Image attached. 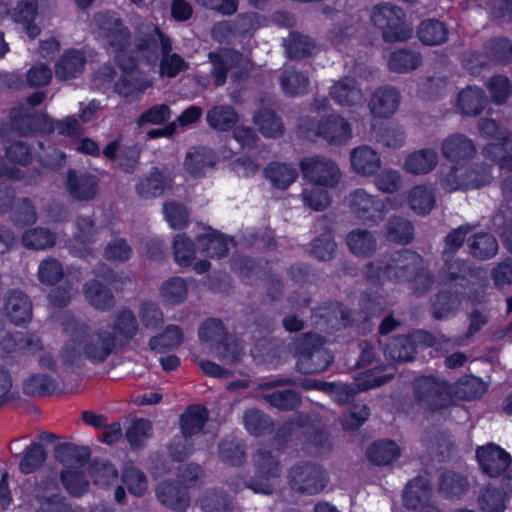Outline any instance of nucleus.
Segmentation results:
<instances>
[{"mask_svg":"<svg viewBox=\"0 0 512 512\" xmlns=\"http://www.w3.org/2000/svg\"><path fill=\"white\" fill-rule=\"evenodd\" d=\"M61 324L68 336L60 354L64 365H76L82 357L93 364H100L117 350V336L105 328L90 332L84 321L67 313L62 316Z\"/></svg>","mask_w":512,"mask_h":512,"instance_id":"1","label":"nucleus"},{"mask_svg":"<svg viewBox=\"0 0 512 512\" xmlns=\"http://www.w3.org/2000/svg\"><path fill=\"white\" fill-rule=\"evenodd\" d=\"M135 53L148 66L158 67L161 78H175L189 69V63L172 51V41L153 23L136 27Z\"/></svg>","mask_w":512,"mask_h":512,"instance_id":"2","label":"nucleus"},{"mask_svg":"<svg viewBox=\"0 0 512 512\" xmlns=\"http://www.w3.org/2000/svg\"><path fill=\"white\" fill-rule=\"evenodd\" d=\"M96 21L99 33L106 40L119 68L123 71L136 68L137 59L133 55V51H128L131 46V33L128 27L115 14H99Z\"/></svg>","mask_w":512,"mask_h":512,"instance_id":"3","label":"nucleus"},{"mask_svg":"<svg viewBox=\"0 0 512 512\" xmlns=\"http://www.w3.org/2000/svg\"><path fill=\"white\" fill-rule=\"evenodd\" d=\"M326 339L318 333L307 332L297 337L293 343L298 356L296 369L302 374H317L325 371L334 360L325 347Z\"/></svg>","mask_w":512,"mask_h":512,"instance_id":"4","label":"nucleus"},{"mask_svg":"<svg viewBox=\"0 0 512 512\" xmlns=\"http://www.w3.org/2000/svg\"><path fill=\"white\" fill-rule=\"evenodd\" d=\"M371 21L386 43L405 42L412 37L413 29L405 20L404 11L393 4L381 3L373 7Z\"/></svg>","mask_w":512,"mask_h":512,"instance_id":"5","label":"nucleus"},{"mask_svg":"<svg viewBox=\"0 0 512 512\" xmlns=\"http://www.w3.org/2000/svg\"><path fill=\"white\" fill-rule=\"evenodd\" d=\"M447 341L444 335L436 336L424 330H417L410 335L392 337L384 348V354L395 362H411L415 359L419 346L432 347Z\"/></svg>","mask_w":512,"mask_h":512,"instance_id":"6","label":"nucleus"},{"mask_svg":"<svg viewBox=\"0 0 512 512\" xmlns=\"http://www.w3.org/2000/svg\"><path fill=\"white\" fill-rule=\"evenodd\" d=\"M416 405L425 412L443 410L453 402L452 392L447 382L433 376H423L414 381Z\"/></svg>","mask_w":512,"mask_h":512,"instance_id":"7","label":"nucleus"},{"mask_svg":"<svg viewBox=\"0 0 512 512\" xmlns=\"http://www.w3.org/2000/svg\"><path fill=\"white\" fill-rule=\"evenodd\" d=\"M298 128L307 139L319 136L332 144H342L352 136L350 124L338 115H330L318 122L309 117H301Z\"/></svg>","mask_w":512,"mask_h":512,"instance_id":"8","label":"nucleus"},{"mask_svg":"<svg viewBox=\"0 0 512 512\" xmlns=\"http://www.w3.org/2000/svg\"><path fill=\"white\" fill-rule=\"evenodd\" d=\"M255 476L244 482V485L254 491L264 495H271L274 492L272 480L281 476V463L277 455L266 448H259L252 457Z\"/></svg>","mask_w":512,"mask_h":512,"instance_id":"9","label":"nucleus"},{"mask_svg":"<svg viewBox=\"0 0 512 512\" xmlns=\"http://www.w3.org/2000/svg\"><path fill=\"white\" fill-rule=\"evenodd\" d=\"M290 488L300 494L315 495L327 485L326 471L312 461H299L287 474Z\"/></svg>","mask_w":512,"mask_h":512,"instance_id":"10","label":"nucleus"},{"mask_svg":"<svg viewBox=\"0 0 512 512\" xmlns=\"http://www.w3.org/2000/svg\"><path fill=\"white\" fill-rule=\"evenodd\" d=\"M296 385V381L290 377H280L271 381L260 382L256 390L261 391L260 398L270 406L281 411H292L301 404V395L294 389L271 391L282 386Z\"/></svg>","mask_w":512,"mask_h":512,"instance_id":"11","label":"nucleus"},{"mask_svg":"<svg viewBox=\"0 0 512 512\" xmlns=\"http://www.w3.org/2000/svg\"><path fill=\"white\" fill-rule=\"evenodd\" d=\"M300 168L306 179L320 186L333 188L341 180V172L338 165L325 157L304 158L300 162Z\"/></svg>","mask_w":512,"mask_h":512,"instance_id":"12","label":"nucleus"},{"mask_svg":"<svg viewBox=\"0 0 512 512\" xmlns=\"http://www.w3.org/2000/svg\"><path fill=\"white\" fill-rule=\"evenodd\" d=\"M423 258L415 251L403 249L386 255V279L396 284L407 283L419 269Z\"/></svg>","mask_w":512,"mask_h":512,"instance_id":"13","label":"nucleus"},{"mask_svg":"<svg viewBox=\"0 0 512 512\" xmlns=\"http://www.w3.org/2000/svg\"><path fill=\"white\" fill-rule=\"evenodd\" d=\"M348 203L353 214L365 222L377 224L384 218L385 203L375 195L359 188L348 196Z\"/></svg>","mask_w":512,"mask_h":512,"instance_id":"14","label":"nucleus"},{"mask_svg":"<svg viewBox=\"0 0 512 512\" xmlns=\"http://www.w3.org/2000/svg\"><path fill=\"white\" fill-rule=\"evenodd\" d=\"M208 59L209 73L214 79L215 86L224 85L228 71L235 66L243 65L246 73L252 69L251 62L235 50L221 49L209 52Z\"/></svg>","mask_w":512,"mask_h":512,"instance_id":"15","label":"nucleus"},{"mask_svg":"<svg viewBox=\"0 0 512 512\" xmlns=\"http://www.w3.org/2000/svg\"><path fill=\"white\" fill-rule=\"evenodd\" d=\"M64 183L69 195L78 201L94 199L99 190L98 178L85 171L68 169Z\"/></svg>","mask_w":512,"mask_h":512,"instance_id":"16","label":"nucleus"},{"mask_svg":"<svg viewBox=\"0 0 512 512\" xmlns=\"http://www.w3.org/2000/svg\"><path fill=\"white\" fill-rule=\"evenodd\" d=\"M155 494L163 506L175 512H185L191 504L187 487H183L174 480L160 482L155 489Z\"/></svg>","mask_w":512,"mask_h":512,"instance_id":"17","label":"nucleus"},{"mask_svg":"<svg viewBox=\"0 0 512 512\" xmlns=\"http://www.w3.org/2000/svg\"><path fill=\"white\" fill-rule=\"evenodd\" d=\"M401 95L392 86L385 85L377 88L370 97L368 107L370 113L377 118L391 117L400 104Z\"/></svg>","mask_w":512,"mask_h":512,"instance_id":"18","label":"nucleus"},{"mask_svg":"<svg viewBox=\"0 0 512 512\" xmlns=\"http://www.w3.org/2000/svg\"><path fill=\"white\" fill-rule=\"evenodd\" d=\"M479 464L490 477L501 475L510 465V455L495 444H488L476 451Z\"/></svg>","mask_w":512,"mask_h":512,"instance_id":"19","label":"nucleus"},{"mask_svg":"<svg viewBox=\"0 0 512 512\" xmlns=\"http://www.w3.org/2000/svg\"><path fill=\"white\" fill-rule=\"evenodd\" d=\"M350 162L353 171L364 177L374 176L382 165L380 154L368 145L352 149Z\"/></svg>","mask_w":512,"mask_h":512,"instance_id":"20","label":"nucleus"},{"mask_svg":"<svg viewBox=\"0 0 512 512\" xmlns=\"http://www.w3.org/2000/svg\"><path fill=\"white\" fill-rule=\"evenodd\" d=\"M313 318L318 326L327 330H340L350 323L351 313L345 306L336 302L317 309Z\"/></svg>","mask_w":512,"mask_h":512,"instance_id":"21","label":"nucleus"},{"mask_svg":"<svg viewBox=\"0 0 512 512\" xmlns=\"http://www.w3.org/2000/svg\"><path fill=\"white\" fill-rule=\"evenodd\" d=\"M431 481L425 476H418L411 481L405 487L403 493V503L407 509L415 510L417 508L426 507L429 504V498L431 495Z\"/></svg>","mask_w":512,"mask_h":512,"instance_id":"22","label":"nucleus"},{"mask_svg":"<svg viewBox=\"0 0 512 512\" xmlns=\"http://www.w3.org/2000/svg\"><path fill=\"white\" fill-rule=\"evenodd\" d=\"M4 309L15 325L25 324L32 318V302L28 295L20 290L9 292Z\"/></svg>","mask_w":512,"mask_h":512,"instance_id":"23","label":"nucleus"},{"mask_svg":"<svg viewBox=\"0 0 512 512\" xmlns=\"http://www.w3.org/2000/svg\"><path fill=\"white\" fill-rule=\"evenodd\" d=\"M330 96L343 107H355L363 102V92L357 81L343 77L330 88Z\"/></svg>","mask_w":512,"mask_h":512,"instance_id":"24","label":"nucleus"},{"mask_svg":"<svg viewBox=\"0 0 512 512\" xmlns=\"http://www.w3.org/2000/svg\"><path fill=\"white\" fill-rule=\"evenodd\" d=\"M441 150L443 156L450 161L469 160L476 153L472 140L461 133H454L445 138Z\"/></svg>","mask_w":512,"mask_h":512,"instance_id":"25","label":"nucleus"},{"mask_svg":"<svg viewBox=\"0 0 512 512\" xmlns=\"http://www.w3.org/2000/svg\"><path fill=\"white\" fill-rule=\"evenodd\" d=\"M126 70V74L119 78L114 85V91L126 99H138L148 88L152 86V81L142 75L140 72Z\"/></svg>","mask_w":512,"mask_h":512,"instance_id":"26","label":"nucleus"},{"mask_svg":"<svg viewBox=\"0 0 512 512\" xmlns=\"http://www.w3.org/2000/svg\"><path fill=\"white\" fill-rule=\"evenodd\" d=\"M82 291L87 302L98 311H110L115 306L112 291L96 279L87 281Z\"/></svg>","mask_w":512,"mask_h":512,"instance_id":"27","label":"nucleus"},{"mask_svg":"<svg viewBox=\"0 0 512 512\" xmlns=\"http://www.w3.org/2000/svg\"><path fill=\"white\" fill-rule=\"evenodd\" d=\"M85 63L83 52L76 49L67 50L55 65V76L60 80L76 78L84 70Z\"/></svg>","mask_w":512,"mask_h":512,"instance_id":"28","label":"nucleus"},{"mask_svg":"<svg viewBox=\"0 0 512 512\" xmlns=\"http://www.w3.org/2000/svg\"><path fill=\"white\" fill-rule=\"evenodd\" d=\"M346 243L350 252L357 257H370L377 249L375 235L371 231L362 228L350 231L346 236Z\"/></svg>","mask_w":512,"mask_h":512,"instance_id":"29","label":"nucleus"},{"mask_svg":"<svg viewBox=\"0 0 512 512\" xmlns=\"http://www.w3.org/2000/svg\"><path fill=\"white\" fill-rule=\"evenodd\" d=\"M169 187L170 180L157 167H154L148 175L140 178L135 190L141 198L149 199L162 195Z\"/></svg>","mask_w":512,"mask_h":512,"instance_id":"30","label":"nucleus"},{"mask_svg":"<svg viewBox=\"0 0 512 512\" xmlns=\"http://www.w3.org/2000/svg\"><path fill=\"white\" fill-rule=\"evenodd\" d=\"M217 156L212 149L205 146L192 147L186 154L185 169L194 176L202 175L207 168L216 164Z\"/></svg>","mask_w":512,"mask_h":512,"instance_id":"31","label":"nucleus"},{"mask_svg":"<svg viewBox=\"0 0 512 512\" xmlns=\"http://www.w3.org/2000/svg\"><path fill=\"white\" fill-rule=\"evenodd\" d=\"M469 487L467 477L455 471L447 470L439 477L438 492L447 499H460Z\"/></svg>","mask_w":512,"mask_h":512,"instance_id":"32","label":"nucleus"},{"mask_svg":"<svg viewBox=\"0 0 512 512\" xmlns=\"http://www.w3.org/2000/svg\"><path fill=\"white\" fill-rule=\"evenodd\" d=\"M422 441L429 454L439 461L445 460L454 447L451 437L436 428L425 431Z\"/></svg>","mask_w":512,"mask_h":512,"instance_id":"33","label":"nucleus"},{"mask_svg":"<svg viewBox=\"0 0 512 512\" xmlns=\"http://www.w3.org/2000/svg\"><path fill=\"white\" fill-rule=\"evenodd\" d=\"M488 99L485 92L478 87H467L458 94L457 106L467 116H477L485 108Z\"/></svg>","mask_w":512,"mask_h":512,"instance_id":"34","label":"nucleus"},{"mask_svg":"<svg viewBox=\"0 0 512 512\" xmlns=\"http://www.w3.org/2000/svg\"><path fill=\"white\" fill-rule=\"evenodd\" d=\"M438 163L437 152L432 149H421L410 154L404 163L407 172L415 175L427 174L432 171Z\"/></svg>","mask_w":512,"mask_h":512,"instance_id":"35","label":"nucleus"},{"mask_svg":"<svg viewBox=\"0 0 512 512\" xmlns=\"http://www.w3.org/2000/svg\"><path fill=\"white\" fill-rule=\"evenodd\" d=\"M484 53L495 64H510L512 62V41L502 36L490 38L484 44Z\"/></svg>","mask_w":512,"mask_h":512,"instance_id":"36","label":"nucleus"},{"mask_svg":"<svg viewBox=\"0 0 512 512\" xmlns=\"http://www.w3.org/2000/svg\"><path fill=\"white\" fill-rule=\"evenodd\" d=\"M112 328L118 343L131 340L137 334L139 325L134 313L123 308L115 314Z\"/></svg>","mask_w":512,"mask_h":512,"instance_id":"37","label":"nucleus"},{"mask_svg":"<svg viewBox=\"0 0 512 512\" xmlns=\"http://www.w3.org/2000/svg\"><path fill=\"white\" fill-rule=\"evenodd\" d=\"M55 457L67 467L79 468L89 458V449L72 443H61L55 448Z\"/></svg>","mask_w":512,"mask_h":512,"instance_id":"38","label":"nucleus"},{"mask_svg":"<svg viewBox=\"0 0 512 512\" xmlns=\"http://www.w3.org/2000/svg\"><path fill=\"white\" fill-rule=\"evenodd\" d=\"M418 38L426 45H441L448 39L446 25L437 19H428L421 22L417 30Z\"/></svg>","mask_w":512,"mask_h":512,"instance_id":"39","label":"nucleus"},{"mask_svg":"<svg viewBox=\"0 0 512 512\" xmlns=\"http://www.w3.org/2000/svg\"><path fill=\"white\" fill-rule=\"evenodd\" d=\"M460 305L458 293L449 290H440L431 298L432 315L437 320L447 318L457 310Z\"/></svg>","mask_w":512,"mask_h":512,"instance_id":"40","label":"nucleus"},{"mask_svg":"<svg viewBox=\"0 0 512 512\" xmlns=\"http://www.w3.org/2000/svg\"><path fill=\"white\" fill-rule=\"evenodd\" d=\"M259 131L270 138H277L283 134L284 128L281 118L271 109L261 108L253 117Z\"/></svg>","mask_w":512,"mask_h":512,"instance_id":"41","label":"nucleus"},{"mask_svg":"<svg viewBox=\"0 0 512 512\" xmlns=\"http://www.w3.org/2000/svg\"><path fill=\"white\" fill-rule=\"evenodd\" d=\"M207 419L206 408L198 405L188 407L180 416L181 433L193 437L201 432Z\"/></svg>","mask_w":512,"mask_h":512,"instance_id":"42","label":"nucleus"},{"mask_svg":"<svg viewBox=\"0 0 512 512\" xmlns=\"http://www.w3.org/2000/svg\"><path fill=\"white\" fill-rule=\"evenodd\" d=\"M198 249L209 257L222 258L228 254V241L219 232L212 230L197 236Z\"/></svg>","mask_w":512,"mask_h":512,"instance_id":"43","label":"nucleus"},{"mask_svg":"<svg viewBox=\"0 0 512 512\" xmlns=\"http://www.w3.org/2000/svg\"><path fill=\"white\" fill-rule=\"evenodd\" d=\"M414 228L410 221L400 216L389 218L386 224L385 237L397 244H408L413 240Z\"/></svg>","mask_w":512,"mask_h":512,"instance_id":"44","label":"nucleus"},{"mask_svg":"<svg viewBox=\"0 0 512 512\" xmlns=\"http://www.w3.org/2000/svg\"><path fill=\"white\" fill-rule=\"evenodd\" d=\"M206 120L211 128L218 131H227L236 124L238 115L233 107L218 105L208 110Z\"/></svg>","mask_w":512,"mask_h":512,"instance_id":"45","label":"nucleus"},{"mask_svg":"<svg viewBox=\"0 0 512 512\" xmlns=\"http://www.w3.org/2000/svg\"><path fill=\"white\" fill-rule=\"evenodd\" d=\"M283 45L286 55L290 59H300L310 56L316 47L310 37L298 32H291L289 36L284 39Z\"/></svg>","mask_w":512,"mask_h":512,"instance_id":"46","label":"nucleus"},{"mask_svg":"<svg viewBox=\"0 0 512 512\" xmlns=\"http://www.w3.org/2000/svg\"><path fill=\"white\" fill-rule=\"evenodd\" d=\"M21 241L27 249L44 250L55 245L56 235L48 228L35 227L24 231Z\"/></svg>","mask_w":512,"mask_h":512,"instance_id":"47","label":"nucleus"},{"mask_svg":"<svg viewBox=\"0 0 512 512\" xmlns=\"http://www.w3.org/2000/svg\"><path fill=\"white\" fill-rule=\"evenodd\" d=\"M420 53L403 48L391 53L388 61V67L396 73H405L415 70L421 64Z\"/></svg>","mask_w":512,"mask_h":512,"instance_id":"48","label":"nucleus"},{"mask_svg":"<svg viewBox=\"0 0 512 512\" xmlns=\"http://www.w3.org/2000/svg\"><path fill=\"white\" fill-rule=\"evenodd\" d=\"M220 459L231 466H241L246 461L244 444L237 438H227L218 445Z\"/></svg>","mask_w":512,"mask_h":512,"instance_id":"49","label":"nucleus"},{"mask_svg":"<svg viewBox=\"0 0 512 512\" xmlns=\"http://www.w3.org/2000/svg\"><path fill=\"white\" fill-rule=\"evenodd\" d=\"M492 225L499 232L504 246L512 253V209L502 204L492 217Z\"/></svg>","mask_w":512,"mask_h":512,"instance_id":"50","label":"nucleus"},{"mask_svg":"<svg viewBox=\"0 0 512 512\" xmlns=\"http://www.w3.org/2000/svg\"><path fill=\"white\" fill-rule=\"evenodd\" d=\"M470 253L479 260H487L498 252V242L489 233H478L469 239Z\"/></svg>","mask_w":512,"mask_h":512,"instance_id":"51","label":"nucleus"},{"mask_svg":"<svg viewBox=\"0 0 512 512\" xmlns=\"http://www.w3.org/2000/svg\"><path fill=\"white\" fill-rule=\"evenodd\" d=\"M444 265L439 272L440 281L450 284L457 280H463L473 274V269L468 261L461 259H443Z\"/></svg>","mask_w":512,"mask_h":512,"instance_id":"52","label":"nucleus"},{"mask_svg":"<svg viewBox=\"0 0 512 512\" xmlns=\"http://www.w3.org/2000/svg\"><path fill=\"white\" fill-rule=\"evenodd\" d=\"M229 335L223 322L216 318L207 319L199 328L200 340L206 342L211 351L227 339Z\"/></svg>","mask_w":512,"mask_h":512,"instance_id":"53","label":"nucleus"},{"mask_svg":"<svg viewBox=\"0 0 512 512\" xmlns=\"http://www.w3.org/2000/svg\"><path fill=\"white\" fill-rule=\"evenodd\" d=\"M408 202L414 212L419 215H427L435 205V195L432 188L418 185L410 191Z\"/></svg>","mask_w":512,"mask_h":512,"instance_id":"54","label":"nucleus"},{"mask_svg":"<svg viewBox=\"0 0 512 512\" xmlns=\"http://www.w3.org/2000/svg\"><path fill=\"white\" fill-rule=\"evenodd\" d=\"M35 512H73L71 504L66 497L59 493L51 495L34 494Z\"/></svg>","mask_w":512,"mask_h":512,"instance_id":"55","label":"nucleus"},{"mask_svg":"<svg viewBox=\"0 0 512 512\" xmlns=\"http://www.w3.org/2000/svg\"><path fill=\"white\" fill-rule=\"evenodd\" d=\"M244 426L254 436H262L272 430V420L263 411L250 408L243 415Z\"/></svg>","mask_w":512,"mask_h":512,"instance_id":"56","label":"nucleus"},{"mask_svg":"<svg viewBox=\"0 0 512 512\" xmlns=\"http://www.w3.org/2000/svg\"><path fill=\"white\" fill-rule=\"evenodd\" d=\"M478 506L485 512H503L506 508V493L496 487H486L481 490Z\"/></svg>","mask_w":512,"mask_h":512,"instance_id":"57","label":"nucleus"},{"mask_svg":"<svg viewBox=\"0 0 512 512\" xmlns=\"http://www.w3.org/2000/svg\"><path fill=\"white\" fill-rule=\"evenodd\" d=\"M400 451L393 441L375 442L367 452L369 460L376 465H387L399 457Z\"/></svg>","mask_w":512,"mask_h":512,"instance_id":"58","label":"nucleus"},{"mask_svg":"<svg viewBox=\"0 0 512 512\" xmlns=\"http://www.w3.org/2000/svg\"><path fill=\"white\" fill-rule=\"evenodd\" d=\"M265 173L271 183L279 189H286L298 175L295 168L278 162L269 164Z\"/></svg>","mask_w":512,"mask_h":512,"instance_id":"59","label":"nucleus"},{"mask_svg":"<svg viewBox=\"0 0 512 512\" xmlns=\"http://www.w3.org/2000/svg\"><path fill=\"white\" fill-rule=\"evenodd\" d=\"M280 83L286 94L294 96L307 91L309 78L294 68H287L281 75Z\"/></svg>","mask_w":512,"mask_h":512,"instance_id":"60","label":"nucleus"},{"mask_svg":"<svg viewBox=\"0 0 512 512\" xmlns=\"http://www.w3.org/2000/svg\"><path fill=\"white\" fill-rule=\"evenodd\" d=\"M46 451L40 443H32L28 446L19 463V469L24 474H30L38 470L45 462Z\"/></svg>","mask_w":512,"mask_h":512,"instance_id":"61","label":"nucleus"},{"mask_svg":"<svg viewBox=\"0 0 512 512\" xmlns=\"http://www.w3.org/2000/svg\"><path fill=\"white\" fill-rule=\"evenodd\" d=\"M205 512H232L234 509L232 499L224 491H207L201 500Z\"/></svg>","mask_w":512,"mask_h":512,"instance_id":"62","label":"nucleus"},{"mask_svg":"<svg viewBox=\"0 0 512 512\" xmlns=\"http://www.w3.org/2000/svg\"><path fill=\"white\" fill-rule=\"evenodd\" d=\"M187 293V284L185 280L180 277H172L166 280L160 288L161 297L165 302L170 304L183 302L187 297Z\"/></svg>","mask_w":512,"mask_h":512,"instance_id":"63","label":"nucleus"},{"mask_svg":"<svg viewBox=\"0 0 512 512\" xmlns=\"http://www.w3.org/2000/svg\"><path fill=\"white\" fill-rule=\"evenodd\" d=\"M60 479L65 490L72 497H80L88 491L89 481L81 471L63 470Z\"/></svg>","mask_w":512,"mask_h":512,"instance_id":"64","label":"nucleus"}]
</instances>
